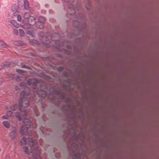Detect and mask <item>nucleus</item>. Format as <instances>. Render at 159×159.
I'll use <instances>...</instances> for the list:
<instances>
[{"label": "nucleus", "mask_w": 159, "mask_h": 159, "mask_svg": "<svg viewBox=\"0 0 159 159\" xmlns=\"http://www.w3.org/2000/svg\"><path fill=\"white\" fill-rule=\"evenodd\" d=\"M29 93L24 91L22 92L20 94V98L19 101V105L16 104H14L11 107V109L13 110H18L17 112L15 113L16 118L20 120H22V114H23V117L25 118L27 112L25 108L27 107L29 103V101L27 97L28 96Z\"/></svg>", "instance_id": "obj_1"}, {"label": "nucleus", "mask_w": 159, "mask_h": 159, "mask_svg": "<svg viewBox=\"0 0 159 159\" xmlns=\"http://www.w3.org/2000/svg\"><path fill=\"white\" fill-rule=\"evenodd\" d=\"M20 143L21 145L27 144L29 145V147L26 146L24 147L22 151L27 154H32V157L30 159H41L39 157V150L38 148L37 141L35 140V141H34L32 139H27L26 137H24L20 140Z\"/></svg>", "instance_id": "obj_2"}, {"label": "nucleus", "mask_w": 159, "mask_h": 159, "mask_svg": "<svg viewBox=\"0 0 159 159\" xmlns=\"http://www.w3.org/2000/svg\"><path fill=\"white\" fill-rule=\"evenodd\" d=\"M24 125H23L21 129L20 134H25L27 131L30 128L31 126V122L28 119L26 118L23 120Z\"/></svg>", "instance_id": "obj_3"}, {"label": "nucleus", "mask_w": 159, "mask_h": 159, "mask_svg": "<svg viewBox=\"0 0 159 159\" xmlns=\"http://www.w3.org/2000/svg\"><path fill=\"white\" fill-rule=\"evenodd\" d=\"M29 24L25 25L22 27L25 29L29 28L30 27L31 25H33L35 24L36 21L35 18L34 17L31 16L27 20Z\"/></svg>", "instance_id": "obj_4"}, {"label": "nucleus", "mask_w": 159, "mask_h": 159, "mask_svg": "<svg viewBox=\"0 0 159 159\" xmlns=\"http://www.w3.org/2000/svg\"><path fill=\"white\" fill-rule=\"evenodd\" d=\"M37 80L35 79H29L28 80L27 84L29 85H32L33 86H35L37 83Z\"/></svg>", "instance_id": "obj_5"}, {"label": "nucleus", "mask_w": 159, "mask_h": 159, "mask_svg": "<svg viewBox=\"0 0 159 159\" xmlns=\"http://www.w3.org/2000/svg\"><path fill=\"white\" fill-rule=\"evenodd\" d=\"M33 91L37 93L38 95L41 97H45L47 95V93L45 91H41L40 92H38L37 90H36V89L35 88L33 89Z\"/></svg>", "instance_id": "obj_6"}, {"label": "nucleus", "mask_w": 159, "mask_h": 159, "mask_svg": "<svg viewBox=\"0 0 159 159\" xmlns=\"http://www.w3.org/2000/svg\"><path fill=\"white\" fill-rule=\"evenodd\" d=\"M17 132L16 129L13 130L10 133V136L12 140L16 138L17 136Z\"/></svg>", "instance_id": "obj_7"}, {"label": "nucleus", "mask_w": 159, "mask_h": 159, "mask_svg": "<svg viewBox=\"0 0 159 159\" xmlns=\"http://www.w3.org/2000/svg\"><path fill=\"white\" fill-rule=\"evenodd\" d=\"M59 38V34L56 33L53 34L52 39V40L56 41V43H59L58 40Z\"/></svg>", "instance_id": "obj_8"}, {"label": "nucleus", "mask_w": 159, "mask_h": 159, "mask_svg": "<svg viewBox=\"0 0 159 159\" xmlns=\"http://www.w3.org/2000/svg\"><path fill=\"white\" fill-rule=\"evenodd\" d=\"M9 47V46L7 44L5 43L2 40H0V47L4 48H7Z\"/></svg>", "instance_id": "obj_9"}, {"label": "nucleus", "mask_w": 159, "mask_h": 159, "mask_svg": "<svg viewBox=\"0 0 159 159\" xmlns=\"http://www.w3.org/2000/svg\"><path fill=\"white\" fill-rule=\"evenodd\" d=\"M48 41L47 39H45V42L42 41L41 44H43V46L47 48H49L51 47L52 46L50 44H48Z\"/></svg>", "instance_id": "obj_10"}, {"label": "nucleus", "mask_w": 159, "mask_h": 159, "mask_svg": "<svg viewBox=\"0 0 159 159\" xmlns=\"http://www.w3.org/2000/svg\"><path fill=\"white\" fill-rule=\"evenodd\" d=\"M10 23L13 25L16 28L19 27V24L16 22V20H11L10 21Z\"/></svg>", "instance_id": "obj_11"}, {"label": "nucleus", "mask_w": 159, "mask_h": 159, "mask_svg": "<svg viewBox=\"0 0 159 159\" xmlns=\"http://www.w3.org/2000/svg\"><path fill=\"white\" fill-rule=\"evenodd\" d=\"M18 8V7L16 5H14L12 6L11 8V10L14 12V15H15V14L17 11Z\"/></svg>", "instance_id": "obj_12"}, {"label": "nucleus", "mask_w": 159, "mask_h": 159, "mask_svg": "<svg viewBox=\"0 0 159 159\" xmlns=\"http://www.w3.org/2000/svg\"><path fill=\"white\" fill-rule=\"evenodd\" d=\"M23 6L24 7V9L26 10L29 9L30 8L29 2L26 0L24 1Z\"/></svg>", "instance_id": "obj_13"}, {"label": "nucleus", "mask_w": 159, "mask_h": 159, "mask_svg": "<svg viewBox=\"0 0 159 159\" xmlns=\"http://www.w3.org/2000/svg\"><path fill=\"white\" fill-rule=\"evenodd\" d=\"M2 123L3 125L7 128H9L10 127V123L7 121H4Z\"/></svg>", "instance_id": "obj_14"}, {"label": "nucleus", "mask_w": 159, "mask_h": 159, "mask_svg": "<svg viewBox=\"0 0 159 159\" xmlns=\"http://www.w3.org/2000/svg\"><path fill=\"white\" fill-rule=\"evenodd\" d=\"M38 20L39 22L42 23H44L45 21V18L44 17L42 16L39 17Z\"/></svg>", "instance_id": "obj_15"}, {"label": "nucleus", "mask_w": 159, "mask_h": 159, "mask_svg": "<svg viewBox=\"0 0 159 159\" xmlns=\"http://www.w3.org/2000/svg\"><path fill=\"white\" fill-rule=\"evenodd\" d=\"M14 44L15 45L18 46H21L23 45V43H22L21 41L19 40L15 41L14 42Z\"/></svg>", "instance_id": "obj_16"}, {"label": "nucleus", "mask_w": 159, "mask_h": 159, "mask_svg": "<svg viewBox=\"0 0 159 159\" xmlns=\"http://www.w3.org/2000/svg\"><path fill=\"white\" fill-rule=\"evenodd\" d=\"M31 16L28 13H25L24 16V18L25 19L27 20Z\"/></svg>", "instance_id": "obj_17"}, {"label": "nucleus", "mask_w": 159, "mask_h": 159, "mask_svg": "<svg viewBox=\"0 0 159 159\" xmlns=\"http://www.w3.org/2000/svg\"><path fill=\"white\" fill-rule=\"evenodd\" d=\"M30 43L34 45V44H39V43L36 40L34 39L32 40L29 42Z\"/></svg>", "instance_id": "obj_18"}, {"label": "nucleus", "mask_w": 159, "mask_h": 159, "mask_svg": "<svg viewBox=\"0 0 159 159\" xmlns=\"http://www.w3.org/2000/svg\"><path fill=\"white\" fill-rule=\"evenodd\" d=\"M36 27L37 28L41 29L43 28V26L42 23L39 22L37 24Z\"/></svg>", "instance_id": "obj_19"}, {"label": "nucleus", "mask_w": 159, "mask_h": 159, "mask_svg": "<svg viewBox=\"0 0 159 159\" xmlns=\"http://www.w3.org/2000/svg\"><path fill=\"white\" fill-rule=\"evenodd\" d=\"M19 30L20 36L22 37L25 34V32L24 31L21 29H19Z\"/></svg>", "instance_id": "obj_20"}, {"label": "nucleus", "mask_w": 159, "mask_h": 159, "mask_svg": "<svg viewBox=\"0 0 159 159\" xmlns=\"http://www.w3.org/2000/svg\"><path fill=\"white\" fill-rule=\"evenodd\" d=\"M24 1L25 0H20V1H18V5L21 7L23 6V4L24 3Z\"/></svg>", "instance_id": "obj_21"}, {"label": "nucleus", "mask_w": 159, "mask_h": 159, "mask_svg": "<svg viewBox=\"0 0 159 159\" xmlns=\"http://www.w3.org/2000/svg\"><path fill=\"white\" fill-rule=\"evenodd\" d=\"M12 114V113L11 111H9L7 112V115L8 117H10L11 116Z\"/></svg>", "instance_id": "obj_22"}, {"label": "nucleus", "mask_w": 159, "mask_h": 159, "mask_svg": "<svg viewBox=\"0 0 159 159\" xmlns=\"http://www.w3.org/2000/svg\"><path fill=\"white\" fill-rule=\"evenodd\" d=\"M13 33L16 35H18V30L16 29H15L13 30Z\"/></svg>", "instance_id": "obj_23"}, {"label": "nucleus", "mask_w": 159, "mask_h": 159, "mask_svg": "<svg viewBox=\"0 0 159 159\" xmlns=\"http://www.w3.org/2000/svg\"><path fill=\"white\" fill-rule=\"evenodd\" d=\"M8 77L11 79L15 78V75L13 74H9L8 75Z\"/></svg>", "instance_id": "obj_24"}, {"label": "nucleus", "mask_w": 159, "mask_h": 159, "mask_svg": "<svg viewBox=\"0 0 159 159\" xmlns=\"http://www.w3.org/2000/svg\"><path fill=\"white\" fill-rule=\"evenodd\" d=\"M27 34L30 35L32 36V37H34L33 35V32L32 31L30 30H28L27 32Z\"/></svg>", "instance_id": "obj_25"}, {"label": "nucleus", "mask_w": 159, "mask_h": 159, "mask_svg": "<svg viewBox=\"0 0 159 159\" xmlns=\"http://www.w3.org/2000/svg\"><path fill=\"white\" fill-rule=\"evenodd\" d=\"M17 20L19 21H20L21 20V17L20 15H18L17 16Z\"/></svg>", "instance_id": "obj_26"}, {"label": "nucleus", "mask_w": 159, "mask_h": 159, "mask_svg": "<svg viewBox=\"0 0 159 159\" xmlns=\"http://www.w3.org/2000/svg\"><path fill=\"white\" fill-rule=\"evenodd\" d=\"M16 72L20 73H22L23 72V70L19 69L17 70H16Z\"/></svg>", "instance_id": "obj_27"}, {"label": "nucleus", "mask_w": 159, "mask_h": 159, "mask_svg": "<svg viewBox=\"0 0 159 159\" xmlns=\"http://www.w3.org/2000/svg\"><path fill=\"white\" fill-rule=\"evenodd\" d=\"M30 54L29 56H35V53L30 52L29 53Z\"/></svg>", "instance_id": "obj_28"}, {"label": "nucleus", "mask_w": 159, "mask_h": 159, "mask_svg": "<svg viewBox=\"0 0 159 159\" xmlns=\"http://www.w3.org/2000/svg\"><path fill=\"white\" fill-rule=\"evenodd\" d=\"M8 116H7V115L6 116H3L2 117V118L3 119H7L8 118Z\"/></svg>", "instance_id": "obj_29"}, {"label": "nucleus", "mask_w": 159, "mask_h": 159, "mask_svg": "<svg viewBox=\"0 0 159 159\" xmlns=\"http://www.w3.org/2000/svg\"><path fill=\"white\" fill-rule=\"evenodd\" d=\"M3 82L2 80V78H0V85Z\"/></svg>", "instance_id": "obj_30"}, {"label": "nucleus", "mask_w": 159, "mask_h": 159, "mask_svg": "<svg viewBox=\"0 0 159 159\" xmlns=\"http://www.w3.org/2000/svg\"><path fill=\"white\" fill-rule=\"evenodd\" d=\"M5 159H10V157L8 156H7L6 157Z\"/></svg>", "instance_id": "obj_31"}, {"label": "nucleus", "mask_w": 159, "mask_h": 159, "mask_svg": "<svg viewBox=\"0 0 159 159\" xmlns=\"http://www.w3.org/2000/svg\"><path fill=\"white\" fill-rule=\"evenodd\" d=\"M61 69L60 70V71L62 70H63V67H61Z\"/></svg>", "instance_id": "obj_32"}, {"label": "nucleus", "mask_w": 159, "mask_h": 159, "mask_svg": "<svg viewBox=\"0 0 159 159\" xmlns=\"http://www.w3.org/2000/svg\"><path fill=\"white\" fill-rule=\"evenodd\" d=\"M28 134L30 136H32V135H31V134H30V133H28Z\"/></svg>", "instance_id": "obj_33"}, {"label": "nucleus", "mask_w": 159, "mask_h": 159, "mask_svg": "<svg viewBox=\"0 0 159 159\" xmlns=\"http://www.w3.org/2000/svg\"><path fill=\"white\" fill-rule=\"evenodd\" d=\"M23 67H24V68L26 67H25V66H23Z\"/></svg>", "instance_id": "obj_34"}, {"label": "nucleus", "mask_w": 159, "mask_h": 159, "mask_svg": "<svg viewBox=\"0 0 159 159\" xmlns=\"http://www.w3.org/2000/svg\"><path fill=\"white\" fill-rule=\"evenodd\" d=\"M44 38H45V39H47V38H45V37H43V39Z\"/></svg>", "instance_id": "obj_35"}, {"label": "nucleus", "mask_w": 159, "mask_h": 159, "mask_svg": "<svg viewBox=\"0 0 159 159\" xmlns=\"http://www.w3.org/2000/svg\"><path fill=\"white\" fill-rule=\"evenodd\" d=\"M31 135H33V134H32Z\"/></svg>", "instance_id": "obj_36"}]
</instances>
